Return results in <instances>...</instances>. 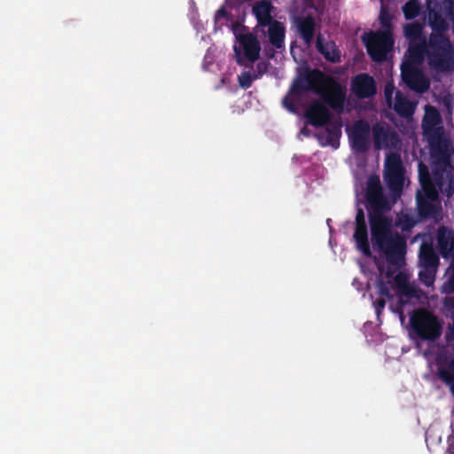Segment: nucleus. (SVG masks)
<instances>
[{"mask_svg": "<svg viewBox=\"0 0 454 454\" xmlns=\"http://www.w3.org/2000/svg\"><path fill=\"white\" fill-rule=\"evenodd\" d=\"M365 197L373 247L385 256L389 264L401 266L406 254V239L393 230V218L386 215L391 207L383 193L379 177L371 176L368 179Z\"/></svg>", "mask_w": 454, "mask_h": 454, "instance_id": "1", "label": "nucleus"}, {"mask_svg": "<svg viewBox=\"0 0 454 454\" xmlns=\"http://www.w3.org/2000/svg\"><path fill=\"white\" fill-rule=\"evenodd\" d=\"M312 91L321 96L323 101L333 110L342 112L346 99V90L333 77L314 68L306 69L293 83L289 94L301 96Z\"/></svg>", "mask_w": 454, "mask_h": 454, "instance_id": "2", "label": "nucleus"}, {"mask_svg": "<svg viewBox=\"0 0 454 454\" xmlns=\"http://www.w3.org/2000/svg\"><path fill=\"white\" fill-rule=\"evenodd\" d=\"M427 16L428 24L433 32L428 40L425 42L423 59L427 58L429 66L440 72H449L454 69V46L450 37L445 34L449 27L448 24L434 17Z\"/></svg>", "mask_w": 454, "mask_h": 454, "instance_id": "3", "label": "nucleus"}, {"mask_svg": "<svg viewBox=\"0 0 454 454\" xmlns=\"http://www.w3.org/2000/svg\"><path fill=\"white\" fill-rule=\"evenodd\" d=\"M411 333L421 340L435 341L442 333V322L432 311L417 309L410 317Z\"/></svg>", "mask_w": 454, "mask_h": 454, "instance_id": "4", "label": "nucleus"}, {"mask_svg": "<svg viewBox=\"0 0 454 454\" xmlns=\"http://www.w3.org/2000/svg\"><path fill=\"white\" fill-rule=\"evenodd\" d=\"M421 62L407 55V59L401 65L403 82L410 90L420 94L427 92L430 88V80L419 67Z\"/></svg>", "mask_w": 454, "mask_h": 454, "instance_id": "5", "label": "nucleus"}, {"mask_svg": "<svg viewBox=\"0 0 454 454\" xmlns=\"http://www.w3.org/2000/svg\"><path fill=\"white\" fill-rule=\"evenodd\" d=\"M416 208L420 220H438L441 218L442 208L437 188L418 190L416 192Z\"/></svg>", "mask_w": 454, "mask_h": 454, "instance_id": "6", "label": "nucleus"}, {"mask_svg": "<svg viewBox=\"0 0 454 454\" xmlns=\"http://www.w3.org/2000/svg\"><path fill=\"white\" fill-rule=\"evenodd\" d=\"M365 47L371 59L375 62H382L387 58V53L394 45V40L390 31L378 30L372 32L364 39Z\"/></svg>", "mask_w": 454, "mask_h": 454, "instance_id": "7", "label": "nucleus"}, {"mask_svg": "<svg viewBox=\"0 0 454 454\" xmlns=\"http://www.w3.org/2000/svg\"><path fill=\"white\" fill-rule=\"evenodd\" d=\"M385 180L389 190L400 194L403 188L404 176L401 157L397 153H390L386 159Z\"/></svg>", "mask_w": 454, "mask_h": 454, "instance_id": "8", "label": "nucleus"}, {"mask_svg": "<svg viewBox=\"0 0 454 454\" xmlns=\"http://www.w3.org/2000/svg\"><path fill=\"white\" fill-rule=\"evenodd\" d=\"M403 33L409 41L407 53L417 61H423V50L426 36L423 35V27L419 22L408 23L404 26Z\"/></svg>", "mask_w": 454, "mask_h": 454, "instance_id": "9", "label": "nucleus"}, {"mask_svg": "<svg viewBox=\"0 0 454 454\" xmlns=\"http://www.w3.org/2000/svg\"><path fill=\"white\" fill-rule=\"evenodd\" d=\"M371 128L366 121H356L348 134L352 148L357 153H365L370 148Z\"/></svg>", "mask_w": 454, "mask_h": 454, "instance_id": "10", "label": "nucleus"}, {"mask_svg": "<svg viewBox=\"0 0 454 454\" xmlns=\"http://www.w3.org/2000/svg\"><path fill=\"white\" fill-rule=\"evenodd\" d=\"M351 91L360 99L369 98L377 93L376 82L366 73L355 75L350 83Z\"/></svg>", "mask_w": 454, "mask_h": 454, "instance_id": "11", "label": "nucleus"}, {"mask_svg": "<svg viewBox=\"0 0 454 454\" xmlns=\"http://www.w3.org/2000/svg\"><path fill=\"white\" fill-rule=\"evenodd\" d=\"M239 46H234L237 56L243 51L245 58L250 62H255L260 57L261 44L257 37L252 33L240 34L237 36Z\"/></svg>", "mask_w": 454, "mask_h": 454, "instance_id": "12", "label": "nucleus"}, {"mask_svg": "<svg viewBox=\"0 0 454 454\" xmlns=\"http://www.w3.org/2000/svg\"><path fill=\"white\" fill-rule=\"evenodd\" d=\"M304 118L314 127H324L329 123L332 114L324 103L313 100L305 110Z\"/></svg>", "mask_w": 454, "mask_h": 454, "instance_id": "13", "label": "nucleus"}, {"mask_svg": "<svg viewBox=\"0 0 454 454\" xmlns=\"http://www.w3.org/2000/svg\"><path fill=\"white\" fill-rule=\"evenodd\" d=\"M427 16L443 20L448 25L450 20L454 21V0H428L427 4Z\"/></svg>", "mask_w": 454, "mask_h": 454, "instance_id": "14", "label": "nucleus"}, {"mask_svg": "<svg viewBox=\"0 0 454 454\" xmlns=\"http://www.w3.org/2000/svg\"><path fill=\"white\" fill-rule=\"evenodd\" d=\"M372 136L377 149L395 147L400 141L395 131L380 124L372 128Z\"/></svg>", "mask_w": 454, "mask_h": 454, "instance_id": "15", "label": "nucleus"}, {"mask_svg": "<svg viewBox=\"0 0 454 454\" xmlns=\"http://www.w3.org/2000/svg\"><path fill=\"white\" fill-rule=\"evenodd\" d=\"M437 248L440 254L447 259L453 254L454 231L448 227L441 226L437 231Z\"/></svg>", "mask_w": 454, "mask_h": 454, "instance_id": "16", "label": "nucleus"}, {"mask_svg": "<svg viewBox=\"0 0 454 454\" xmlns=\"http://www.w3.org/2000/svg\"><path fill=\"white\" fill-rule=\"evenodd\" d=\"M341 136V124L333 123L326 127L324 131L315 134L321 146H332L337 148Z\"/></svg>", "mask_w": 454, "mask_h": 454, "instance_id": "17", "label": "nucleus"}, {"mask_svg": "<svg viewBox=\"0 0 454 454\" xmlns=\"http://www.w3.org/2000/svg\"><path fill=\"white\" fill-rule=\"evenodd\" d=\"M316 47L317 51L324 56V58L332 63H338L340 61V54L336 44L333 41H325L322 34H318L316 40Z\"/></svg>", "mask_w": 454, "mask_h": 454, "instance_id": "18", "label": "nucleus"}, {"mask_svg": "<svg viewBox=\"0 0 454 454\" xmlns=\"http://www.w3.org/2000/svg\"><path fill=\"white\" fill-rule=\"evenodd\" d=\"M299 35L305 43L310 44L314 39L316 22L311 15L296 19Z\"/></svg>", "mask_w": 454, "mask_h": 454, "instance_id": "19", "label": "nucleus"}, {"mask_svg": "<svg viewBox=\"0 0 454 454\" xmlns=\"http://www.w3.org/2000/svg\"><path fill=\"white\" fill-rule=\"evenodd\" d=\"M271 9L272 4L268 0H262L254 6L253 12L256 17L259 26L267 27L273 23Z\"/></svg>", "mask_w": 454, "mask_h": 454, "instance_id": "20", "label": "nucleus"}, {"mask_svg": "<svg viewBox=\"0 0 454 454\" xmlns=\"http://www.w3.org/2000/svg\"><path fill=\"white\" fill-rule=\"evenodd\" d=\"M353 238L356 241V248L366 257L372 256V251L368 239L367 225H356Z\"/></svg>", "mask_w": 454, "mask_h": 454, "instance_id": "21", "label": "nucleus"}, {"mask_svg": "<svg viewBox=\"0 0 454 454\" xmlns=\"http://www.w3.org/2000/svg\"><path fill=\"white\" fill-rule=\"evenodd\" d=\"M419 264L423 269H437L439 257L432 246L422 245L419 250Z\"/></svg>", "mask_w": 454, "mask_h": 454, "instance_id": "22", "label": "nucleus"}, {"mask_svg": "<svg viewBox=\"0 0 454 454\" xmlns=\"http://www.w3.org/2000/svg\"><path fill=\"white\" fill-rule=\"evenodd\" d=\"M270 43L276 48L284 47L286 28L283 23L274 20L273 23L267 26Z\"/></svg>", "mask_w": 454, "mask_h": 454, "instance_id": "23", "label": "nucleus"}, {"mask_svg": "<svg viewBox=\"0 0 454 454\" xmlns=\"http://www.w3.org/2000/svg\"><path fill=\"white\" fill-rule=\"evenodd\" d=\"M419 180L420 184V189L419 190H427V189H436V186L434 185L429 169L426 164L423 162H419Z\"/></svg>", "mask_w": 454, "mask_h": 454, "instance_id": "24", "label": "nucleus"}, {"mask_svg": "<svg viewBox=\"0 0 454 454\" xmlns=\"http://www.w3.org/2000/svg\"><path fill=\"white\" fill-rule=\"evenodd\" d=\"M438 374L440 379L450 387V391L454 395V358L446 367H440Z\"/></svg>", "mask_w": 454, "mask_h": 454, "instance_id": "25", "label": "nucleus"}, {"mask_svg": "<svg viewBox=\"0 0 454 454\" xmlns=\"http://www.w3.org/2000/svg\"><path fill=\"white\" fill-rule=\"evenodd\" d=\"M417 223L414 217L409 214L401 213L397 215L395 225L403 231H410Z\"/></svg>", "mask_w": 454, "mask_h": 454, "instance_id": "26", "label": "nucleus"}, {"mask_svg": "<svg viewBox=\"0 0 454 454\" xmlns=\"http://www.w3.org/2000/svg\"><path fill=\"white\" fill-rule=\"evenodd\" d=\"M402 10L406 20H412L419 16L420 4L418 0H409L403 4Z\"/></svg>", "mask_w": 454, "mask_h": 454, "instance_id": "27", "label": "nucleus"}, {"mask_svg": "<svg viewBox=\"0 0 454 454\" xmlns=\"http://www.w3.org/2000/svg\"><path fill=\"white\" fill-rule=\"evenodd\" d=\"M441 122V116L438 110L434 106H427L426 109V115L424 117L423 125L428 127H434Z\"/></svg>", "mask_w": 454, "mask_h": 454, "instance_id": "28", "label": "nucleus"}, {"mask_svg": "<svg viewBox=\"0 0 454 454\" xmlns=\"http://www.w3.org/2000/svg\"><path fill=\"white\" fill-rule=\"evenodd\" d=\"M259 78V74L254 73L253 74L250 72H243L239 76V83L241 88L247 90L252 86V83L254 80Z\"/></svg>", "mask_w": 454, "mask_h": 454, "instance_id": "29", "label": "nucleus"}, {"mask_svg": "<svg viewBox=\"0 0 454 454\" xmlns=\"http://www.w3.org/2000/svg\"><path fill=\"white\" fill-rule=\"evenodd\" d=\"M394 282L397 289L402 290L405 294H411V290L408 285L407 278L403 273L399 272L397 275H395L394 278Z\"/></svg>", "mask_w": 454, "mask_h": 454, "instance_id": "30", "label": "nucleus"}, {"mask_svg": "<svg viewBox=\"0 0 454 454\" xmlns=\"http://www.w3.org/2000/svg\"><path fill=\"white\" fill-rule=\"evenodd\" d=\"M437 269H423L419 271V279L427 286L434 281V275Z\"/></svg>", "mask_w": 454, "mask_h": 454, "instance_id": "31", "label": "nucleus"}, {"mask_svg": "<svg viewBox=\"0 0 454 454\" xmlns=\"http://www.w3.org/2000/svg\"><path fill=\"white\" fill-rule=\"evenodd\" d=\"M391 20H392L391 15L386 10H384L382 8L380 14V21L382 27H384L386 29L385 31H390L391 27H392Z\"/></svg>", "mask_w": 454, "mask_h": 454, "instance_id": "32", "label": "nucleus"}, {"mask_svg": "<svg viewBox=\"0 0 454 454\" xmlns=\"http://www.w3.org/2000/svg\"><path fill=\"white\" fill-rule=\"evenodd\" d=\"M377 288H378L379 294H380L381 296H385L387 298L392 297L389 287L384 280L379 279L377 281Z\"/></svg>", "mask_w": 454, "mask_h": 454, "instance_id": "33", "label": "nucleus"}, {"mask_svg": "<svg viewBox=\"0 0 454 454\" xmlns=\"http://www.w3.org/2000/svg\"><path fill=\"white\" fill-rule=\"evenodd\" d=\"M436 188H442L443 184V170H434L432 178Z\"/></svg>", "mask_w": 454, "mask_h": 454, "instance_id": "34", "label": "nucleus"}, {"mask_svg": "<svg viewBox=\"0 0 454 454\" xmlns=\"http://www.w3.org/2000/svg\"><path fill=\"white\" fill-rule=\"evenodd\" d=\"M355 224L356 225H367L365 221V215L362 208H359L356 215L355 219Z\"/></svg>", "mask_w": 454, "mask_h": 454, "instance_id": "35", "label": "nucleus"}, {"mask_svg": "<svg viewBox=\"0 0 454 454\" xmlns=\"http://www.w3.org/2000/svg\"><path fill=\"white\" fill-rule=\"evenodd\" d=\"M283 104L284 106L289 109L291 112H294L295 111V106H294V104L293 102V100H291L288 96L285 97V98L283 99Z\"/></svg>", "mask_w": 454, "mask_h": 454, "instance_id": "36", "label": "nucleus"}, {"mask_svg": "<svg viewBox=\"0 0 454 454\" xmlns=\"http://www.w3.org/2000/svg\"><path fill=\"white\" fill-rule=\"evenodd\" d=\"M394 91V86L391 84H387L384 89V94L387 100L391 99L392 94Z\"/></svg>", "mask_w": 454, "mask_h": 454, "instance_id": "37", "label": "nucleus"}, {"mask_svg": "<svg viewBox=\"0 0 454 454\" xmlns=\"http://www.w3.org/2000/svg\"><path fill=\"white\" fill-rule=\"evenodd\" d=\"M229 15L227 10L225 7L222 6L220 9H218L216 11V13H215V18L216 19H219V18H227Z\"/></svg>", "mask_w": 454, "mask_h": 454, "instance_id": "38", "label": "nucleus"}, {"mask_svg": "<svg viewBox=\"0 0 454 454\" xmlns=\"http://www.w3.org/2000/svg\"><path fill=\"white\" fill-rule=\"evenodd\" d=\"M385 305H386V301L383 298L378 299L375 302L377 312L379 313L380 309H384Z\"/></svg>", "mask_w": 454, "mask_h": 454, "instance_id": "39", "label": "nucleus"}, {"mask_svg": "<svg viewBox=\"0 0 454 454\" xmlns=\"http://www.w3.org/2000/svg\"><path fill=\"white\" fill-rule=\"evenodd\" d=\"M451 268H452V273L449 278L448 284H449L450 290L454 292V265H451Z\"/></svg>", "mask_w": 454, "mask_h": 454, "instance_id": "40", "label": "nucleus"}, {"mask_svg": "<svg viewBox=\"0 0 454 454\" xmlns=\"http://www.w3.org/2000/svg\"><path fill=\"white\" fill-rule=\"evenodd\" d=\"M445 306L448 309L454 310V296L446 298V300H445Z\"/></svg>", "mask_w": 454, "mask_h": 454, "instance_id": "41", "label": "nucleus"}, {"mask_svg": "<svg viewBox=\"0 0 454 454\" xmlns=\"http://www.w3.org/2000/svg\"><path fill=\"white\" fill-rule=\"evenodd\" d=\"M257 69L258 73H255L256 74H259V77L265 72L266 66L264 63H258L257 64Z\"/></svg>", "mask_w": 454, "mask_h": 454, "instance_id": "42", "label": "nucleus"}, {"mask_svg": "<svg viewBox=\"0 0 454 454\" xmlns=\"http://www.w3.org/2000/svg\"><path fill=\"white\" fill-rule=\"evenodd\" d=\"M300 132H301V134H302L305 137L310 136V130L307 127H303Z\"/></svg>", "mask_w": 454, "mask_h": 454, "instance_id": "43", "label": "nucleus"}, {"mask_svg": "<svg viewBox=\"0 0 454 454\" xmlns=\"http://www.w3.org/2000/svg\"><path fill=\"white\" fill-rule=\"evenodd\" d=\"M451 256H452L451 265H454V253H453V254Z\"/></svg>", "mask_w": 454, "mask_h": 454, "instance_id": "44", "label": "nucleus"}, {"mask_svg": "<svg viewBox=\"0 0 454 454\" xmlns=\"http://www.w3.org/2000/svg\"><path fill=\"white\" fill-rule=\"evenodd\" d=\"M305 3H311L313 0H303Z\"/></svg>", "mask_w": 454, "mask_h": 454, "instance_id": "45", "label": "nucleus"}]
</instances>
